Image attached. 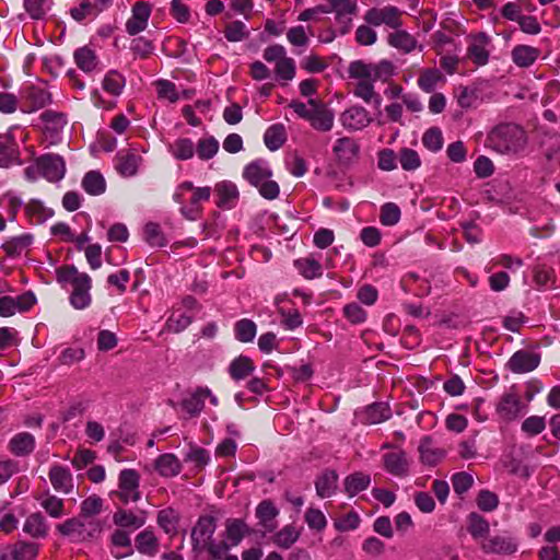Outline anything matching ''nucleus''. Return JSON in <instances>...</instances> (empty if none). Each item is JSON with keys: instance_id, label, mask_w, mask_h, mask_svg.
Masks as SVG:
<instances>
[{"instance_id": "f257e3e1", "label": "nucleus", "mask_w": 560, "mask_h": 560, "mask_svg": "<svg viewBox=\"0 0 560 560\" xmlns=\"http://www.w3.org/2000/svg\"><path fill=\"white\" fill-rule=\"evenodd\" d=\"M349 78L354 80L353 94L365 103L374 102L381 105V97L374 90V82L387 81L394 74V66L388 60L377 63H368L363 60L350 62L348 67Z\"/></svg>"}, {"instance_id": "f03ea898", "label": "nucleus", "mask_w": 560, "mask_h": 560, "mask_svg": "<svg viewBox=\"0 0 560 560\" xmlns=\"http://www.w3.org/2000/svg\"><path fill=\"white\" fill-rule=\"evenodd\" d=\"M488 143L499 153L517 154L525 149L527 136L518 125L502 124L491 130Z\"/></svg>"}, {"instance_id": "7ed1b4c3", "label": "nucleus", "mask_w": 560, "mask_h": 560, "mask_svg": "<svg viewBox=\"0 0 560 560\" xmlns=\"http://www.w3.org/2000/svg\"><path fill=\"white\" fill-rule=\"evenodd\" d=\"M211 196L210 187H195L190 182L179 184L173 195V199L179 203V212L187 220L195 221L201 217L202 201H208Z\"/></svg>"}, {"instance_id": "20e7f679", "label": "nucleus", "mask_w": 560, "mask_h": 560, "mask_svg": "<svg viewBox=\"0 0 560 560\" xmlns=\"http://www.w3.org/2000/svg\"><path fill=\"white\" fill-rule=\"evenodd\" d=\"M104 529L102 520H86L80 515L67 518L56 526V530L74 542L95 541Z\"/></svg>"}, {"instance_id": "39448f33", "label": "nucleus", "mask_w": 560, "mask_h": 560, "mask_svg": "<svg viewBox=\"0 0 560 560\" xmlns=\"http://www.w3.org/2000/svg\"><path fill=\"white\" fill-rule=\"evenodd\" d=\"M271 175V171L261 160L249 163L243 172L244 178L257 187L260 195L269 200L276 199L280 192L279 185L269 179Z\"/></svg>"}, {"instance_id": "423d86ee", "label": "nucleus", "mask_w": 560, "mask_h": 560, "mask_svg": "<svg viewBox=\"0 0 560 560\" xmlns=\"http://www.w3.org/2000/svg\"><path fill=\"white\" fill-rule=\"evenodd\" d=\"M140 475L135 469H124L118 476V487L109 493L114 500L117 499L121 504L127 505L130 502H138L141 498Z\"/></svg>"}, {"instance_id": "0eeeda50", "label": "nucleus", "mask_w": 560, "mask_h": 560, "mask_svg": "<svg viewBox=\"0 0 560 560\" xmlns=\"http://www.w3.org/2000/svg\"><path fill=\"white\" fill-rule=\"evenodd\" d=\"M366 24L372 26L386 25L390 28L398 30L402 25V11L394 5L383 8H371L364 16Z\"/></svg>"}, {"instance_id": "6e6552de", "label": "nucleus", "mask_w": 560, "mask_h": 560, "mask_svg": "<svg viewBox=\"0 0 560 560\" xmlns=\"http://www.w3.org/2000/svg\"><path fill=\"white\" fill-rule=\"evenodd\" d=\"M525 410L526 405L514 387L504 393L497 405L499 417L506 422L517 419Z\"/></svg>"}, {"instance_id": "1a4fd4ad", "label": "nucleus", "mask_w": 560, "mask_h": 560, "mask_svg": "<svg viewBox=\"0 0 560 560\" xmlns=\"http://www.w3.org/2000/svg\"><path fill=\"white\" fill-rule=\"evenodd\" d=\"M209 398L213 406L219 405V399L212 395L208 387L198 386L189 395L180 401L182 409L190 417H197L205 408V401Z\"/></svg>"}, {"instance_id": "9d476101", "label": "nucleus", "mask_w": 560, "mask_h": 560, "mask_svg": "<svg viewBox=\"0 0 560 560\" xmlns=\"http://www.w3.org/2000/svg\"><path fill=\"white\" fill-rule=\"evenodd\" d=\"M36 303L33 292L27 291L16 298L4 295L0 298V316L10 317L16 313L27 312Z\"/></svg>"}, {"instance_id": "9b49d317", "label": "nucleus", "mask_w": 560, "mask_h": 560, "mask_svg": "<svg viewBox=\"0 0 560 560\" xmlns=\"http://www.w3.org/2000/svg\"><path fill=\"white\" fill-rule=\"evenodd\" d=\"M481 549L486 553L512 555L517 551L518 542L509 534H498L482 539Z\"/></svg>"}, {"instance_id": "f8f14e48", "label": "nucleus", "mask_w": 560, "mask_h": 560, "mask_svg": "<svg viewBox=\"0 0 560 560\" xmlns=\"http://www.w3.org/2000/svg\"><path fill=\"white\" fill-rule=\"evenodd\" d=\"M308 105L312 106L308 119L311 126L322 132L331 130L335 120L334 112L325 103L313 98L308 101Z\"/></svg>"}, {"instance_id": "ddd939ff", "label": "nucleus", "mask_w": 560, "mask_h": 560, "mask_svg": "<svg viewBox=\"0 0 560 560\" xmlns=\"http://www.w3.org/2000/svg\"><path fill=\"white\" fill-rule=\"evenodd\" d=\"M384 469L398 478H404L409 475L410 460L407 453L401 448L388 452L382 456Z\"/></svg>"}, {"instance_id": "4468645a", "label": "nucleus", "mask_w": 560, "mask_h": 560, "mask_svg": "<svg viewBox=\"0 0 560 560\" xmlns=\"http://www.w3.org/2000/svg\"><path fill=\"white\" fill-rule=\"evenodd\" d=\"M151 16V5L145 1H137L131 9V16L126 22V32L135 36L148 26Z\"/></svg>"}, {"instance_id": "2eb2a0df", "label": "nucleus", "mask_w": 560, "mask_h": 560, "mask_svg": "<svg viewBox=\"0 0 560 560\" xmlns=\"http://www.w3.org/2000/svg\"><path fill=\"white\" fill-rule=\"evenodd\" d=\"M326 9L336 13V21L341 25L340 33L347 34L351 28L352 16L358 11L357 2L353 0H330V5Z\"/></svg>"}, {"instance_id": "dca6fc26", "label": "nucleus", "mask_w": 560, "mask_h": 560, "mask_svg": "<svg viewBox=\"0 0 560 560\" xmlns=\"http://www.w3.org/2000/svg\"><path fill=\"white\" fill-rule=\"evenodd\" d=\"M40 174L49 182L60 180L66 172L62 158L56 154H46L36 160Z\"/></svg>"}, {"instance_id": "f3484780", "label": "nucleus", "mask_w": 560, "mask_h": 560, "mask_svg": "<svg viewBox=\"0 0 560 560\" xmlns=\"http://www.w3.org/2000/svg\"><path fill=\"white\" fill-rule=\"evenodd\" d=\"M418 452L420 462L427 466H436L446 457V450L436 446L429 435L420 440Z\"/></svg>"}, {"instance_id": "a211bd4d", "label": "nucleus", "mask_w": 560, "mask_h": 560, "mask_svg": "<svg viewBox=\"0 0 560 560\" xmlns=\"http://www.w3.org/2000/svg\"><path fill=\"white\" fill-rule=\"evenodd\" d=\"M372 118L362 106H351L340 115L341 125L349 130H361L369 126Z\"/></svg>"}, {"instance_id": "6ab92c4d", "label": "nucleus", "mask_w": 560, "mask_h": 560, "mask_svg": "<svg viewBox=\"0 0 560 560\" xmlns=\"http://www.w3.org/2000/svg\"><path fill=\"white\" fill-rule=\"evenodd\" d=\"M145 511H140V513L137 514L131 510L117 508L113 514L114 525L121 529H138L145 524Z\"/></svg>"}, {"instance_id": "aec40b11", "label": "nucleus", "mask_w": 560, "mask_h": 560, "mask_svg": "<svg viewBox=\"0 0 560 560\" xmlns=\"http://www.w3.org/2000/svg\"><path fill=\"white\" fill-rule=\"evenodd\" d=\"M540 362V355L527 350L516 351L508 362L509 369L514 373H527L535 370Z\"/></svg>"}, {"instance_id": "412c9836", "label": "nucleus", "mask_w": 560, "mask_h": 560, "mask_svg": "<svg viewBox=\"0 0 560 560\" xmlns=\"http://www.w3.org/2000/svg\"><path fill=\"white\" fill-rule=\"evenodd\" d=\"M7 551L0 555V560H34L38 555V545L25 540H19L9 545Z\"/></svg>"}, {"instance_id": "4be33fe9", "label": "nucleus", "mask_w": 560, "mask_h": 560, "mask_svg": "<svg viewBox=\"0 0 560 560\" xmlns=\"http://www.w3.org/2000/svg\"><path fill=\"white\" fill-rule=\"evenodd\" d=\"M52 488L60 493L69 494L73 490V477L69 468L54 465L48 472Z\"/></svg>"}, {"instance_id": "5701e85b", "label": "nucleus", "mask_w": 560, "mask_h": 560, "mask_svg": "<svg viewBox=\"0 0 560 560\" xmlns=\"http://www.w3.org/2000/svg\"><path fill=\"white\" fill-rule=\"evenodd\" d=\"M490 38L485 33H479L471 38L467 50V57L477 66H483L488 62L489 51L487 46Z\"/></svg>"}, {"instance_id": "b1692460", "label": "nucleus", "mask_w": 560, "mask_h": 560, "mask_svg": "<svg viewBox=\"0 0 560 560\" xmlns=\"http://www.w3.org/2000/svg\"><path fill=\"white\" fill-rule=\"evenodd\" d=\"M142 159L135 151L122 150L116 155V170L125 176L130 177L136 175Z\"/></svg>"}, {"instance_id": "393cba45", "label": "nucleus", "mask_w": 560, "mask_h": 560, "mask_svg": "<svg viewBox=\"0 0 560 560\" xmlns=\"http://www.w3.org/2000/svg\"><path fill=\"white\" fill-rule=\"evenodd\" d=\"M23 532L34 539H45L48 536L49 526L40 512L30 514L23 524Z\"/></svg>"}, {"instance_id": "a878e982", "label": "nucleus", "mask_w": 560, "mask_h": 560, "mask_svg": "<svg viewBox=\"0 0 560 560\" xmlns=\"http://www.w3.org/2000/svg\"><path fill=\"white\" fill-rule=\"evenodd\" d=\"M215 530V520L213 516H200L191 532L194 547L207 542Z\"/></svg>"}, {"instance_id": "bb28decb", "label": "nucleus", "mask_w": 560, "mask_h": 560, "mask_svg": "<svg viewBox=\"0 0 560 560\" xmlns=\"http://www.w3.org/2000/svg\"><path fill=\"white\" fill-rule=\"evenodd\" d=\"M214 192L218 196L217 206L222 209H231L238 199V190L235 184L231 182H220L214 186Z\"/></svg>"}, {"instance_id": "cd10ccee", "label": "nucleus", "mask_w": 560, "mask_h": 560, "mask_svg": "<svg viewBox=\"0 0 560 560\" xmlns=\"http://www.w3.org/2000/svg\"><path fill=\"white\" fill-rule=\"evenodd\" d=\"M332 151L340 163L349 164L357 159L359 145L353 139L343 137L336 141Z\"/></svg>"}, {"instance_id": "c85d7f7f", "label": "nucleus", "mask_w": 560, "mask_h": 560, "mask_svg": "<svg viewBox=\"0 0 560 560\" xmlns=\"http://www.w3.org/2000/svg\"><path fill=\"white\" fill-rule=\"evenodd\" d=\"M92 288V280L90 277L77 283L70 294V303L77 310H83L91 304L92 298L90 290Z\"/></svg>"}, {"instance_id": "c756f323", "label": "nucleus", "mask_w": 560, "mask_h": 560, "mask_svg": "<svg viewBox=\"0 0 560 560\" xmlns=\"http://www.w3.org/2000/svg\"><path fill=\"white\" fill-rule=\"evenodd\" d=\"M154 468L162 477L171 478L182 471V464L174 454L166 453L155 459Z\"/></svg>"}, {"instance_id": "7c9ffc66", "label": "nucleus", "mask_w": 560, "mask_h": 560, "mask_svg": "<svg viewBox=\"0 0 560 560\" xmlns=\"http://www.w3.org/2000/svg\"><path fill=\"white\" fill-rule=\"evenodd\" d=\"M511 55L516 66L527 68L538 59L540 50L528 45H517L513 48Z\"/></svg>"}, {"instance_id": "2f4dec72", "label": "nucleus", "mask_w": 560, "mask_h": 560, "mask_svg": "<svg viewBox=\"0 0 560 560\" xmlns=\"http://www.w3.org/2000/svg\"><path fill=\"white\" fill-rule=\"evenodd\" d=\"M51 102L49 92L42 88L31 86L26 92V108L24 112H35L48 105Z\"/></svg>"}, {"instance_id": "473e14b6", "label": "nucleus", "mask_w": 560, "mask_h": 560, "mask_svg": "<svg viewBox=\"0 0 560 560\" xmlns=\"http://www.w3.org/2000/svg\"><path fill=\"white\" fill-rule=\"evenodd\" d=\"M338 475L334 470H325L315 481L316 493L320 498H329L337 490Z\"/></svg>"}, {"instance_id": "72a5a7b5", "label": "nucleus", "mask_w": 560, "mask_h": 560, "mask_svg": "<svg viewBox=\"0 0 560 560\" xmlns=\"http://www.w3.org/2000/svg\"><path fill=\"white\" fill-rule=\"evenodd\" d=\"M9 447L14 455L25 456L34 451L35 439L31 433L22 432L11 439Z\"/></svg>"}, {"instance_id": "f704fd0d", "label": "nucleus", "mask_w": 560, "mask_h": 560, "mask_svg": "<svg viewBox=\"0 0 560 560\" xmlns=\"http://www.w3.org/2000/svg\"><path fill=\"white\" fill-rule=\"evenodd\" d=\"M294 266L307 280L320 278L323 275L320 262L312 255L296 259Z\"/></svg>"}, {"instance_id": "c9c22d12", "label": "nucleus", "mask_w": 560, "mask_h": 560, "mask_svg": "<svg viewBox=\"0 0 560 560\" xmlns=\"http://www.w3.org/2000/svg\"><path fill=\"white\" fill-rule=\"evenodd\" d=\"M137 550L147 556H154L159 551V539L150 529H144L136 537Z\"/></svg>"}, {"instance_id": "e433bc0d", "label": "nucleus", "mask_w": 560, "mask_h": 560, "mask_svg": "<svg viewBox=\"0 0 560 560\" xmlns=\"http://www.w3.org/2000/svg\"><path fill=\"white\" fill-rule=\"evenodd\" d=\"M255 370V365L248 357L240 355L234 359L230 366L229 373L234 381H241L249 376Z\"/></svg>"}, {"instance_id": "4c0bfd02", "label": "nucleus", "mask_w": 560, "mask_h": 560, "mask_svg": "<svg viewBox=\"0 0 560 560\" xmlns=\"http://www.w3.org/2000/svg\"><path fill=\"white\" fill-rule=\"evenodd\" d=\"M371 482V477L368 474L357 471L346 477L343 481L345 491L349 497H353L359 492L365 490Z\"/></svg>"}, {"instance_id": "58836bf2", "label": "nucleus", "mask_w": 560, "mask_h": 560, "mask_svg": "<svg viewBox=\"0 0 560 560\" xmlns=\"http://www.w3.org/2000/svg\"><path fill=\"white\" fill-rule=\"evenodd\" d=\"M83 189L92 196H98L106 190V182L97 171L88 172L82 179Z\"/></svg>"}, {"instance_id": "ea45409f", "label": "nucleus", "mask_w": 560, "mask_h": 560, "mask_svg": "<svg viewBox=\"0 0 560 560\" xmlns=\"http://www.w3.org/2000/svg\"><path fill=\"white\" fill-rule=\"evenodd\" d=\"M278 514L279 511L269 500L261 501L256 509V515L259 518L260 524L267 530H272L276 527L273 520Z\"/></svg>"}, {"instance_id": "a19ab883", "label": "nucleus", "mask_w": 560, "mask_h": 560, "mask_svg": "<svg viewBox=\"0 0 560 560\" xmlns=\"http://www.w3.org/2000/svg\"><path fill=\"white\" fill-rule=\"evenodd\" d=\"M57 281L61 284H71L72 289L77 283L83 281L88 277V273L80 272L73 265L61 266L56 270Z\"/></svg>"}, {"instance_id": "79ce46f5", "label": "nucleus", "mask_w": 560, "mask_h": 560, "mask_svg": "<svg viewBox=\"0 0 560 560\" xmlns=\"http://www.w3.org/2000/svg\"><path fill=\"white\" fill-rule=\"evenodd\" d=\"M387 42L390 46L406 54L412 51L417 46L416 38L406 31L390 33L387 37Z\"/></svg>"}, {"instance_id": "37998d69", "label": "nucleus", "mask_w": 560, "mask_h": 560, "mask_svg": "<svg viewBox=\"0 0 560 560\" xmlns=\"http://www.w3.org/2000/svg\"><path fill=\"white\" fill-rule=\"evenodd\" d=\"M40 506L52 518H59L65 514V502L61 498L50 494L48 491L42 495Z\"/></svg>"}, {"instance_id": "c03bdc74", "label": "nucleus", "mask_w": 560, "mask_h": 560, "mask_svg": "<svg viewBox=\"0 0 560 560\" xmlns=\"http://www.w3.org/2000/svg\"><path fill=\"white\" fill-rule=\"evenodd\" d=\"M103 499L96 494L85 498L80 504L78 515L86 520H98L97 515L103 511Z\"/></svg>"}, {"instance_id": "a18cd8bd", "label": "nucleus", "mask_w": 560, "mask_h": 560, "mask_svg": "<svg viewBox=\"0 0 560 560\" xmlns=\"http://www.w3.org/2000/svg\"><path fill=\"white\" fill-rule=\"evenodd\" d=\"M158 524L159 526L170 535H175L177 533V525L179 522V514L172 508H166L161 510L158 513Z\"/></svg>"}, {"instance_id": "49530a36", "label": "nucleus", "mask_w": 560, "mask_h": 560, "mask_svg": "<svg viewBox=\"0 0 560 560\" xmlns=\"http://www.w3.org/2000/svg\"><path fill=\"white\" fill-rule=\"evenodd\" d=\"M443 80H444V77L439 69L428 68V69H423L420 72V75L418 78V85L422 91H424L427 93H431L434 91L438 83Z\"/></svg>"}, {"instance_id": "de8ad7c7", "label": "nucleus", "mask_w": 560, "mask_h": 560, "mask_svg": "<svg viewBox=\"0 0 560 560\" xmlns=\"http://www.w3.org/2000/svg\"><path fill=\"white\" fill-rule=\"evenodd\" d=\"M285 139V129L281 124L269 127L264 136L265 144L271 151L278 150L284 143Z\"/></svg>"}, {"instance_id": "09e8293b", "label": "nucleus", "mask_w": 560, "mask_h": 560, "mask_svg": "<svg viewBox=\"0 0 560 560\" xmlns=\"http://www.w3.org/2000/svg\"><path fill=\"white\" fill-rule=\"evenodd\" d=\"M32 240V235L23 234L3 243L2 248L9 257H18L31 245Z\"/></svg>"}, {"instance_id": "8fccbe9b", "label": "nucleus", "mask_w": 560, "mask_h": 560, "mask_svg": "<svg viewBox=\"0 0 560 560\" xmlns=\"http://www.w3.org/2000/svg\"><path fill=\"white\" fill-rule=\"evenodd\" d=\"M125 84V77L116 70H110L105 75L102 86L107 93L118 96L121 94Z\"/></svg>"}, {"instance_id": "3c124183", "label": "nucleus", "mask_w": 560, "mask_h": 560, "mask_svg": "<svg viewBox=\"0 0 560 560\" xmlns=\"http://www.w3.org/2000/svg\"><path fill=\"white\" fill-rule=\"evenodd\" d=\"M46 131L59 132L67 124L66 115L59 112L45 110L40 115Z\"/></svg>"}, {"instance_id": "603ef678", "label": "nucleus", "mask_w": 560, "mask_h": 560, "mask_svg": "<svg viewBox=\"0 0 560 560\" xmlns=\"http://www.w3.org/2000/svg\"><path fill=\"white\" fill-rule=\"evenodd\" d=\"M300 537V532L293 525H287L272 537V541L278 547L288 549L290 548Z\"/></svg>"}, {"instance_id": "864d4df0", "label": "nucleus", "mask_w": 560, "mask_h": 560, "mask_svg": "<svg viewBox=\"0 0 560 560\" xmlns=\"http://www.w3.org/2000/svg\"><path fill=\"white\" fill-rule=\"evenodd\" d=\"M77 66L84 72L93 71L97 66L96 56L93 50L88 47H81L74 52Z\"/></svg>"}, {"instance_id": "5fc2aeb1", "label": "nucleus", "mask_w": 560, "mask_h": 560, "mask_svg": "<svg viewBox=\"0 0 560 560\" xmlns=\"http://www.w3.org/2000/svg\"><path fill=\"white\" fill-rule=\"evenodd\" d=\"M234 331L236 339L246 343L254 340L257 327L253 320L243 318L235 323Z\"/></svg>"}, {"instance_id": "6e6d98bb", "label": "nucleus", "mask_w": 560, "mask_h": 560, "mask_svg": "<svg viewBox=\"0 0 560 560\" xmlns=\"http://www.w3.org/2000/svg\"><path fill=\"white\" fill-rule=\"evenodd\" d=\"M171 152L177 160H189L195 154V144L188 138H179L171 145Z\"/></svg>"}, {"instance_id": "4d7b16f0", "label": "nucleus", "mask_w": 560, "mask_h": 560, "mask_svg": "<svg viewBox=\"0 0 560 560\" xmlns=\"http://www.w3.org/2000/svg\"><path fill=\"white\" fill-rule=\"evenodd\" d=\"M390 417L389 408L382 402L373 404L365 410V418L369 423L376 424L387 420Z\"/></svg>"}, {"instance_id": "13d9d810", "label": "nucleus", "mask_w": 560, "mask_h": 560, "mask_svg": "<svg viewBox=\"0 0 560 560\" xmlns=\"http://www.w3.org/2000/svg\"><path fill=\"white\" fill-rule=\"evenodd\" d=\"M468 532L475 539L487 538L489 532V523L479 514L471 513L469 515Z\"/></svg>"}, {"instance_id": "bf43d9fd", "label": "nucleus", "mask_w": 560, "mask_h": 560, "mask_svg": "<svg viewBox=\"0 0 560 560\" xmlns=\"http://www.w3.org/2000/svg\"><path fill=\"white\" fill-rule=\"evenodd\" d=\"M246 533L247 526L244 521L236 518L226 522V537L233 545H237Z\"/></svg>"}, {"instance_id": "052dcab7", "label": "nucleus", "mask_w": 560, "mask_h": 560, "mask_svg": "<svg viewBox=\"0 0 560 560\" xmlns=\"http://www.w3.org/2000/svg\"><path fill=\"white\" fill-rule=\"evenodd\" d=\"M398 161L405 171H415L421 165L418 152L409 148L399 150Z\"/></svg>"}, {"instance_id": "680f3d73", "label": "nucleus", "mask_w": 560, "mask_h": 560, "mask_svg": "<svg viewBox=\"0 0 560 560\" xmlns=\"http://www.w3.org/2000/svg\"><path fill=\"white\" fill-rule=\"evenodd\" d=\"M50 2V0H24V8L32 19L42 20L49 10Z\"/></svg>"}, {"instance_id": "e2e57ef3", "label": "nucleus", "mask_w": 560, "mask_h": 560, "mask_svg": "<svg viewBox=\"0 0 560 560\" xmlns=\"http://www.w3.org/2000/svg\"><path fill=\"white\" fill-rule=\"evenodd\" d=\"M219 151V142L213 137L200 139L196 152L201 160L213 158Z\"/></svg>"}, {"instance_id": "0e129e2a", "label": "nucleus", "mask_w": 560, "mask_h": 560, "mask_svg": "<svg viewBox=\"0 0 560 560\" xmlns=\"http://www.w3.org/2000/svg\"><path fill=\"white\" fill-rule=\"evenodd\" d=\"M98 11L90 0H81L78 7L70 10V15L77 22H82L89 16H96Z\"/></svg>"}, {"instance_id": "69168bd1", "label": "nucleus", "mask_w": 560, "mask_h": 560, "mask_svg": "<svg viewBox=\"0 0 560 560\" xmlns=\"http://www.w3.org/2000/svg\"><path fill=\"white\" fill-rule=\"evenodd\" d=\"M400 220V209L394 202H387L382 206L380 221L384 225H395Z\"/></svg>"}, {"instance_id": "338daca9", "label": "nucleus", "mask_w": 560, "mask_h": 560, "mask_svg": "<svg viewBox=\"0 0 560 560\" xmlns=\"http://www.w3.org/2000/svg\"><path fill=\"white\" fill-rule=\"evenodd\" d=\"M422 143L430 151H439L443 144L441 130L436 127L428 129L422 137Z\"/></svg>"}, {"instance_id": "774afa93", "label": "nucleus", "mask_w": 560, "mask_h": 560, "mask_svg": "<svg viewBox=\"0 0 560 560\" xmlns=\"http://www.w3.org/2000/svg\"><path fill=\"white\" fill-rule=\"evenodd\" d=\"M275 72L277 77L284 81H291L295 75V63L290 57H284L276 63Z\"/></svg>"}]
</instances>
